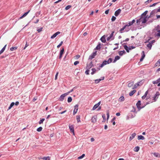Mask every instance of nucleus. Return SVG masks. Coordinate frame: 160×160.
Masks as SVG:
<instances>
[{
  "instance_id": "nucleus-1",
  "label": "nucleus",
  "mask_w": 160,
  "mask_h": 160,
  "mask_svg": "<svg viewBox=\"0 0 160 160\" xmlns=\"http://www.w3.org/2000/svg\"><path fill=\"white\" fill-rule=\"evenodd\" d=\"M149 16H147L145 17H141L138 20H137V23L140 25L141 24H143L146 22L149 18Z\"/></svg>"
},
{
  "instance_id": "nucleus-2",
  "label": "nucleus",
  "mask_w": 160,
  "mask_h": 160,
  "mask_svg": "<svg viewBox=\"0 0 160 160\" xmlns=\"http://www.w3.org/2000/svg\"><path fill=\"white\" fill-rule=\"evenodd\" d=\"M160 95L159 92H157L154 95V96H153L152 98V100L153 102H155L156 101L158 98L159 96Z\"/></svg>"
},
{
  "instance_id": "nucleus-3",
  "label": "nucleus",
  "mask_w": 160,
  "mask_h": 160,
  "mask_svg": "<svg viewBox=\"0 0 160 160\" xmlns=\"http://www.w3.org/2000/svg\"><path fill=\"white\" fill-rule=\"evenodd\" d=\"M114 31H112V33L107 38V40L108 41H109L110 40H113L114 38V36H113L114 33Z\"/></svg>"
},
{
  "instance_id": "nucleus-4",
  "label": "nucleus",
  "mask_w": 160,
  "mask_h": 160,
  "mask_svg": "<svg viewBox=\"0 0 160 160\" xmlns=\"http://www.w3.org/2000/svg\"><path fill=\"white\" fill-rule=\"evenodd\" d=\"M68 94V93H66L62 94L60 97L59 100L60 101H62L63 100L65 96Z\"/></svg>"
},
{
  "instance_id": "nucleus-5",
  "label": "nucleus",
  "mask_w": 160,
  "mask_h": 160,
  "mask_svg": "<svg viewBox=\"0 0 160 160\" xmlns=\"http://www.w3.org/2000/svg\"><path fill=\"white\" fill-rule=\"evenodd\" d=\"M97 51H95L92 53L89 57V59H92L94 58L97 55Z\"/></svg>"
},
{
  "instance_id": "nucleus-6",
  "label": "nucleus",
  "mask_w": 160,
  "mask_h": 160,
  "mask_svg": "<svg viewBox=\"0 0 160 160\" xmlns=\"http://www.w3.org/2000/svg\"><path fill=\"white\" fill-rule=\"evenodd\" d=\"M135 22V20L134 19H133L131 22H129L127 23L126 25L125 26L126 27H129L132 25Z\"/></svg>"
},
{
  "instance_id": "nucleus-7",
  "label": "nucleus",
  "mask_w": 160,
  "mask_h": 160,
  "mask_svg": "<svg viewBox=\"0 0 160 160\" xmlns=\"http://www.w3.org/2000/svg\"><path fill=\"white\" fill-rule=\"evenodd\" d=\"M78 109V104L76 105L74 107L73 114L74 115L77 112Z\"/></svg>"
},
{
  "instance_id": "nucleus-8",
  "label": "nucleus",
  "mask_w": 160,
  "mask_h": 160,
  "mask_svg": "<svg viewBox=\"0 0 160 160\" xmlns=\"http://www.w3.org/2000/svg\"><path fill=\"white\" fill-rule=\"evenodd\" d=\"M97 116H93L92 117V118L91 119L92 122H93V123H95L97 121Z\"/></svg>"
},
{
  "instance_id": "nucleus-9",
  "label": "nucleus",
  "mask_w": 160,
  "mask_h": 160,
  "mask_svg": "<svg viewBox=\"0 0 160 160\" xmlns=\"http://www.w3.org/2000/svg\"><path fill=\"white\" fill-rule=\"evenodd\" d=\"M156 30L158 32L157 34V36H160V26L158 25L156 28Z\"/></svg>"
},
{
  "instance_id": "nucleus-10",
  "label": "nucleus",
  "mask_w": 160,
  "mask_h": 160,
  "mask_svg": "<svg viewBox=\"0 0 160 160\" xmlns=\"http://www.w3.org/2000/svg\"><path fill=\"white\" fill-rule=\"evenodd\" d=\"M141 105V101H138L137 103H136V106H137V108L139 110L141 108H142V107H140Z\"/></svg>"
},
{
  "instance_id": "nucleus-11",
  "label": "nucleus",
  "mask_w": 160,
  "mask_h": 160,
  "mask_svg": "<svg viewBox=\"0 0 160 160\" xmlns=\"http://www.w3.org/2000/svg\"><path fill=\"white\" fill-rule=\"evenodd\" d=\"M101 102V101H100L98 103L95 104L93 107L92 110H95L97 108H98L99 106L100 105Z\"/></svg>"
},
{
  "instance_id": "nucleus-12",
  "label": "nucleus",
  "mask_w": 160,
  "mask_h": 160,
  "mask_svg": "<svg viewBox=\"0 0 160 160\" xmlns=\"http://www.w3.org/2000/svg\"><path fill=\"white\" fill-rule=\"evenodd\" d=\"M121 10L120 9H119L116 11L115 12L114 15L116 16H118V15L120 13Z\"/></svg>"
},
{
  "instance_id": "nucleus-13",
  "label": "nucleus",
  "mask_w": 160,
  "mask_h": 160,
  "mask_svg": "<svg viewBox=\"0 0 160 160\" xmlns=\"http://www.w3.org/2000/svg\"><path fill=\"white\" fill-rule=\"evenodd\" d=\"M108 64V63L107 62L106 60H105L103 61L102 63V64H101L99 66V67L100 68H102L103 67L104 65H106L107 64Z\"/></svg>"
},
{
  "instance_id": "nucleus-14",
  "label": "nucleus",
  "mask_w": 160,
  "mask_h": 160,
  "mask_svg": "<svg viewBox=\"0 0 160 160\" xmlns=\"http://www.w3.org/2000/svg\"><path fill=\"white\" fill-rule=\"evenodd\" d=\"M60 33V32H59L58 31V32H56L55 33H54L53 35H52L51 37V39H53V38H54L57 36V35H58Z\"/></svg>"
},
{
  "instance_id": "nucleus-15",
  "label": "nucleus",
  "mask_w": 160,
  "mask_h": 160,
  "mask_svg": "<svg viewBox=\"0 0 160 160\" xmlns=\"http://www.w3.org/2000/svg\"><path fill=\"white\" fill-rule=\"evenodd\" d=\"M64 49L63 48L60 51V52L59 56V58L60 59H61V58H62V54H63V52H64Z\"/></svg>"
},
{
  "instance_id": "nucleus-16",
  "label": "nucleus",
  "mask_w": 160,
  "mask_h": 160,
  "mask_svg": "<svg viewBox=\"0 0 160 160\" xmlns=\"http://www.w3.org/2000/svg\"><path fill=\"white\" fill-rule=\"evenodd\" d=\"M145 57V54L144 53V51H142V55L141 58L140 59V61L142 62L144 58Z\"/></svg>"
},
{
  "instance_id": "nucleus-17",
  "label": "nucleus",
  "mask_w": 160,
  "mask_h": 160,
  "mask_svg": "<svg viewBox=\"0 0 160 160\" xmlns=\"http://www.w3.org/2000/svg\"><path fill=\"white\" fill-rule=\"evenodd\" d=\"M106 36L105 35L103 36L101 38L100 40L103 43H105L106 42V40L105 39Z\"/></svg>"
},
{
  "instance_id": "nucleus-18",
  "label": "nucleus",
  "mask_w": 160,
  "mask_h": 160,
  "mask_svg": "<svg viewBox=\"0 0 160 160\" xmlns=\"http://www.w3.org/2000/svg\"><path fill=\"white\" fill-rule=\"evenodd\" d=\"M136 134L135 133H133L131 136L130 137L129 140L130 141L132 140L136 136Z\"/></svg>"
},
{
  "instance_id": "nucleus-19",
  "label": "nucleus",
  "mask_w": 160,
  "mask_h": 160,
  "mask_svg": "<svg viewBox=\"0 0 160 160\" xmlns=\"http://www.w3.org/2000/svg\"><path fill=\"white\" fill-rule=\"evenodd\" d=\"M29 11H28L25 13L22 16H21V17H20L19 18V19H21L23 18L26 17L28 13H29Z\"/></svg>"
},
{
  "instance_id": "nucleus-20",
  "label": "nucleus",
  "mask_w": 160,
  "mask_h": 160,
  "mask_svg": "<svg viewBox=\"0 0 160 160\" xmlns=\"http://www.w3.org/2000/svg\"><path fill=\"white\" fill-rule=\"evenodd\" d=\"M154 156L156 157L160 158V154L158 153L154 152L153 153Z\"/></svg>"
},
{
  "instance_id": "nucleus-21",
  "label": "nucleus",
  "mask_w": 160,
  "mask_h": 160,
  "mask_svg": "<svg viewBox=\"0 0 160 160\" xmlns=\"http://www.w3.org/2000/svg\"><path fill=\"white\" fill-rule=\"evenodd\" d=\"M120 57L119 56H116V57H115L114 59V61H113V63H115V62H116L117 60H118L119 59H120Z\"/></svg>"
},
{
  "instance_id": "nucleus-22",
  "label": "nucleus",
  "mask_w": 160,
  "mask_h": 160,
  "mask_svg": "<svg viewBox=\"0 0 160 160\" xmlns=\"http://www.w3.org/2000/svg\"><path fill=\"white\" fill-rule=\"evenodd\" d=\"M145 138L143 136H142L140 135H138V140H144V139Z\"/></svg>"
},
{
  "instance_id": "nucleus-23",
  "label": "nucleus",
  "mask_w": 160,
  "mask_h": 160,
  "mask_svg": "<svg viewBox=\"0 0 160 160\" xmlns=\"http://www.w3.org/2000/svg\"><path fill=\"white\" fill-rule=\"evenodd\" d=\"M69 128L71 132L74 133V129L73 127L72 126H69Z\"/></svg>"
},
{
  "instance_id": "nucleus-24",
  "label": "nucleus",
  "mask_w": 160,
  "mask_h": 160,
  "mask_svg": "<svg viewBox=\"0 0 160 160\" xmlns=\"http://www.w3.org/2000/svg\"><path fill=\"white\" fill-rule=\"evenodd\" d=\"M147 13L148 11H145L142 14L141 17H145L147 16H146V15L147 14Z\"/></svg>"
},
{
  "instance_id": "nucleus-25",
  "label": "nucleus",
  "mask_w": 160,
  "mask_h": 160,
  "mask_svg": "<svg viewBox=\"0 0 160 160\" xmlns=\"http://www.w3.org/2000/svg\"><path fill=\"white\" fill-rule=\"evenodd\" d=\"M125 53V52L124 50H123L122 51H120L118 52L119 55L121 56H122L123 54H124Z\"/></svg>"
},
{
  "instance_id": "nucleus-26",
  "label": "nucleus",
  "mask_w": 160,
  "mask_h": 160,
  "mask_svg": "<svg viewBox=\"0 0 160 160\" xmlns=\"http://www.w3.org/2000/svg\"><path fill=\"white\" fill-rule=\"evenodd\" d=\"M124 100V98L123 96H121L118 99V101L119 102L123 101Z\"/></svg>"
},
{
  "instance_id": "nucleus-27",
  "label": "nucleus",
  "mask_w": 160,
  "mask_h": 160,
  "mask_svg": "<svg viewBox=\"0 0 160 160\" xmlns=\"http://www.w3.org/2000/svg\"><path fill=\"white\" fill-rule=\"evenodd\" d=\"M136 90H133L130 92L129 93L130 96H131L136 92Z\"/></svg>"
},
{
  "instance_id": "nucleus-28",
  "label": "nucleus",
  "mask_w": 160,
  "mask_h": 160,
  "mask_svg": "<svg viewBox=\"0 0 160 160\" xmlns=\"http://www.w3.org/2000/svg\"><path fill=\"white\" fill-rule=\"evenodd\" d=\"M148 91H147L146 92H145V93L144 94V95L143 96H142V99H144L146 97V96L148 94Z\"/></svg>"
},
{
  "instance_id": "nucleus-29",
  "label": "nucleus",
  "mask_w": 160,
  "mask_h": 160,
  "mask_svg": "<svg viewBox=\"0 0 160 160\" xmlns=\"http://www.w3.org/2000/svg\"><path fill=\"white\" fill-rule=\"evenodd\" d=\"M123 47H124V49L126 50L127 52H129V48L126 45H124Z\"/></svg>"
},
{
  "instance_id": "nucleus-30",
  "label": "nucleus",
  "mask_w": 160,
  "mask_h": 160,
  "mask_svg": "<svg viewBox=\"0 0 160 160\" xmlns=\"http://www.w3.org/2000/svg\"><path fill=\"white\" fill-rule=\"evenodd\" d=\"M139 149H140V148L139 147H138V146L134 148V150L135 152H138L139 150Z\"/></svg>"
},
{
  "instance_id": "nucleus-31",
  "label": "nucleus",
  "mask_w": 160,
  "mask_h": 160,
  "mask_svg": "<svg viewBox=\"0 0 160 160\" xmlns=\"http://www.w3.org/2000/svg\"><path fill=\"white\" fill-rule=\"evenodd\" d=\"M139 82H138L137 83H136L134 86L132 88V89H134L135 88H137V87L139 86Z\"/></svg>"
},
{
  "instance_id": "nucleus-32",
  "label": "nucleus",
  "mask_w": 160,
  "mask_h": 160,
  "mask_svg": "<svg viewBox=\"0 0 160 160\" xmlns=\"http://www.w3.org/2000/svg\"><path fill=\"white\" fill-rule=\"evenodd\" d=\"M42 159L45 160H50V158L48 156L43 157L42 158Z\"/></svg>"
},
{
  "instance_id": "nucleus-33",
  "label": "nucleus",
  "mask_w": 160,
  "mask_h": 160,
  "mask_svg": "<svg viewBox=\"0 0 160 160\" xmlns=\"http://www.w3.org/2000/svg\"><path fill=\"white\" fill-rule=\"evenodd\" d=\"M92 62H91L87 66V67L88 68H91L92 66Z\"/></svg>"
},
{
  "instance_id": "nucleus-34",
  "label": "nucleus",
  "mask_w": 160,
  "mask_h": 160,
  "mask_svg": "<svg viewBox=\"0 0 160 160\" xmlns=\"http://www.w3.org/2000/svg\"><path fill=\"white\" fill-rule=\"evenodd\" d=\"M155 66L156 67L159 66H160V59H159V60H158V61L155 64Z\"/></svg>"
},
{
  "instance_id": "nucleus-35",
  "label": "nucleus",
  "mask_w": 160,
  "mask_h": 160,
  "mask_svg": "<svg viewBox=\"0 0 160 160\" xmlns=\"http://www.w3.org/2000/svg\"><path fill=\"white\" fill-rule=\"evenodd\" d=\"M134 84L133 82H131L128 83V86L129 87H131Z\"/></svg>"
},
{
  "instance_id": "nucleus-36",
  "label": "nucleus",
  "mask_w": 160,
  "mask_h": 160,
  "mask_svg": "<svg viewBox=\"0 0 160 160\" xmlns=\"http://www.w3.org/2000/svg\"><path fill=\"white\" fill-rule=\"evenodd\" d=\"M15 104V103L14 102H12L10 104L9 107H8V109H10Z\"/></svg>"
},
{
  "instance_id": "nucleus-37",
  "label": "nucleus",
  "mask_w": 160,
  "mask_h": 160,
  "mask_svg": "<svg viewBox=\"0 0 160 160\" xmlns=\"http://www.w3.org/2000/svg\"><path fill=\"white\" fill-rule=\"evenodd\" d=\"M152 46V45L150 42L147 45V46L148 48L150 49H151Z\"/></svg>"
},
{
  "instance_id": "nucleus-38",
  "label": "nucleus",
  "mask_w": 160,
  "mask_h": 160,
  "mask_svg": "<svg viewBox=\"0 0 160 160\" xmlns=\"http://www.w3.org/2000/svg\"><path fill=\"white\" fill-rule=\"evenodd\" d=\"M17 48V47H12L10 48V50L11 51H13L14 50H16Z\"/></svg>"
},
{
  "instance_id": "nucleus-39",
  "label": "nucleus",
  "mask_w": 160,
  "mask_h": 160,
  "mask_svg": "<svg viewBox=\"0 0 160 160\" xmlns=\"http://www.w3.org/2000/svg\"><path fill=\"white\" fill-rule=\"evenodd\" d=\"M92 72L91 73V74L92 75L93 74L96 72V69L94 68H93L92 69Z\"/></svg>"
},
{
  "instance_id": "nucleus-40",
  "label": "nucleus",
  "mask_w": 160,
  "mask_h": 160,
  "mask_svg": "<svg viewBox=\"0 0 160 160\" xmlns=\"http://www.w3.org/2000/svg\"><path fill=\"white\" fill-rule=\"evenodd\" d=\"M7 46V45H5L4 47L2 48L0 50V51L1 52H2V53H3L4 51L5 48H6Z\"/></svg>"
},
{
  "instance_id": "nucleus-41",
  "label": "nucleus",
  "mask_w": 160,
  "mask_h": 160,
  "mask_svg": "<svg viewBox=\"0 0 160 160\" xmlns=\"http://www.w3.org/2000/svg\"><path fill=\"white\" fill-rule=\"evenodd\" d=\"M100 44H99L95 48V49L99 50L100 49Z\"/></svg>"
},
{
  "instance_id": "nucleus-42",
  "label": "nucleus",
  "mask_w": 160,
  "mask_h": 160,
  "mask_svg": "<svg viewBox=\"0 0 160 160\" xmlns=\"http://www.w3.org/2000/svg\"><path fill=\"white\" fill-rule=\"evenodd\" d=\"M126 28V27H125V26H124V27L122 28H121L120 30V33H122V31L124 30Z\"/></svg>"
},
{
  "instance_id": "nucleus-43",
  "label": "nucleus",
  "mask_w": 160,
  "mask_h": 160,
  "mask_svg": "<svg viewBox=\"0 0 160 160\" xmlns=\"http://www.w3.org/2000/svg\"><path fill=\"white\" fill-rule=\"evenodd\" d=\"M112 61V59L111 58H109L108 61H107V62L108 63V64L110 63Z\"/></svg>"
},
{
  "instance_id": "nucleus-44",
  "label": "nucleus",
  "mask_w": 160,
  "mask_h": 160,
  "mask_svg": "<svg viewBox=\"0 0 160 160\" xmlns=\"http://www.w3.org/2000/svg\"><path fill=\"white\" fill-rule=\"evenodd\" d=\"M77 121L78 122H80V116H77Z\"/></svg>"
},
{
  "instance_id": "nucleus-45",
  "label": "nucleus",
  "mask_w": 160,
  "mask_h": 160,
  "mask_svg": "<svg viewBox=\"0 0 160 160\" xmlns=\"http://www.w3.org/2000/svg\"><path fill=\"white\" fill-rule=\"evenodd\" d=\"M72 98L71 97H69L68 98V102H72Z\"/></svg>"
},
{
  "instance_id": "nucleus-46",
  "label": "nucleus",
  "mask_w": 160,
  "mask_h": 160,
  "mask_svg": "<svg viewBox=\"0 0 160 160\" xmlns=\"http://www.w3.org/2000/svg\"><path fill=\"white\" fill-rule=\"evenodd\" d=\"M42 127H40L37 129V131L38 132H40L42 130Z\"/></svg>"
},
{
  "instance_id": "nucleus-47",
  "label": "nucleus",
  "mask_w": 160,
  "mask_h": 160,
  "mask_svg": "<svg viewBox=\"0 0 160 160\" xmlns=\"http://www.w3.org/2000/svg\"><path fill=\"white\" fill-rule=\"evenodd\" d=\"M45 120L44 118H42L41 119L39 122V124H41L43 123V122Z\"/></svg>"
},
{
  "instance_id": "nucleus-48",
  "label": "nucleus",
  "mask_w": 160,
  "mask_h": 160,
  "mask_svg": "<svg viewBox=\"0 0 160 160\" xmlns=\"http://www.w3.org/2000/svg\"><path fill=\"white\" fill-rule=\"evenodd\" d=\"M85 156V154H82L81 156L78 157V159H81L83 158Z\"/></svg>"
},
{
  "instance_id": "nucleus-49",
  "label": "nucleus",
  "mask_w": 160,
  "mask_h": 160,
  "mask_svg": "<svg viewBox=\"0 0 160 160\" xmlns=\"http://www.w3.org/2000/svg\"><path fill=\"white\" fill-rule=\"evenodd\" d=\"M71 7V5H69L67 6L66 7L65 9L66 10H68Z\"/></svg>"
},
{
  "instance_id": "nucleus-50",
  "label": "nucleus",
  "mask_w": 160,
  "mask_h": 160,
  "mask_svg": "<svg viewBox=\"0 0 160 160\" xmlns=\"http://www.w3.org/2000/svg\"><path fill=\"white\" fill-rule=\"evenodd\" d=\"M101 81V80L100 79H98L95 80V83H98Z\"/></svg>"
},
{
  "instance_id": "nucleus-51",
  "label": "nucleus",
  "mask_w": 160,
  "mask_h": 160,
  "mask_svg": "<svg viewBox=\"0 0 160 160\" xmlns=\"http://www.w3.org/2000/svg\"><path fill=\"white\" fill-rule=\"evenodd\" d=\"M116 18L115 17L113 16L111 20L112 22H113L116 20Z\"/></svg>"
},
{
  "instance_id": "nucleus-52",
  "label": "nucleus",
  "mask_w": 160,
  "mask_h": 160,
  "mask_svg": "<svg viewBox=\"0 0 160 160\" xmlns=\"http://www.w3.org/2000/svg\"><path fill=\"white\" fill-rule=\"evenodd\" d=\"M62 43H63V42L61 41L60 42V43H59V44L57 46V48H59L62 45Z\"/></svg>"
},
{
  "instance_id": "nucleus-53",
  "label": "nucleus",
  "mask_w": 160,
  "mask_h": 160,
  "mask_svg": "<svg viewBox=\"0 0 160 160\" xmlns=\"http://www.w3.org/2000/svg\"><path fill=\"white\" fill-rule=\"evenodd\" d=\"M42 28H38L37 29V31L38 32H40L42 31Z\"/></svg>"
},
{
  "instance_id": "nucleus-54",
  "label": "nucleus",
  "mask_w": 160,
  "mask_h": 160,
  "mask_svg": "<svg viewBox=\"0 0 160 160\" xmlns=\"http://www.w3.org/2000/svg\"><path fill=\"white\" fill-rule=\"evenodd\" d=\"M79 63V62L78 61H76L74 63V64L75 65H76L78 64Z\"/></svg>"
},
{
  "instance_id": "nucleus-55",
  "label": "nucleus",
  "mask_w": 160,
  "mask_h": 160,
  "mask_svg": "<svg viewBox=\"0 0 160 160\" xmlns=\"http://www.w3.org/2000/svg\"><path fill=\"white\" fill-rule=\"evenodd\" d=\"M135 48V47L132 46H130L129 47V50H131L132 49H134Z\"/></svg>"
},
{
  "instance_id": "nucleus-56",
  "label": "nucleus",
  "mask_w": 160,
  "mask_h": 160,
  "mask_svg": "<svg viewBox=\"0 0 160 160\" xmlns=\"http://www.w3.org/2000/svg\"><path fill=\"white\" fill-rule=\"evenodd\" d=\"M58 72L56 73V75H55V80H56L57 79V77L58 75Z\"/></svg>"
},
{
  "instance_id": "nucleus-57",
  "label": "nucleus",
  "mask_w": 160,
  "mask_h": 160,
  "mask_svg": "<svg viewBox=\"0 0 160 160\" xmlns=\"http://www.w3.org/2000/svg\"><path fill=\"white\" fill-rule=\"evenodd\" d=\"M85 74L87 75H88L89 74V70H87L85 71Z\"/></svg>"
},
{
  "instance_id": "nucleus-58",
  "label": "nucleus",
  "mask_w": 160,
  "mask_h": 160,
  "mask_svg": "<svg viewBox=\"0 0 160 160\" xmlns=\"http://www.w3.org/2000/svg\"><path fill=\"white\" fill-rule=\"evenodd\" d=\"M102 117L103 119V120L105 121V118H106V116L105 114H104L102 115Z\"/></svg>"
},
{
  "instance_id": "nucleus-59",
  "label": "nucleus",
  "mask_w": 160,
  "mask_h": 160,
  "mask_svg": "<svg viewBox=\"0 0 160 160\" xmlns=\"http://www.w3.org/2000/svg\"><path fill=\"white\" fill-rule=\"evenodd\" d=\"M152 83L153 84H157L158 83V82L157 80L155 81H153L152 82Z\"/></svg>"
},
{
  "instance_id": "nucleus-60",
  "label": "nucleus",
  "mask_w": 160,
  "mask_h": 160,
  "mask_svg": "<svg viewBox=\"0 0 160 160\" xmlns=\"http://www.w3.org/2000/svg\"><path fill=\"white\" fill-rule=\"evenodd\" d=\"M80 57V56L79 55H77L75 56V58L76 59H78Z\"/></svg>"
},
{
  "instance_id": "nucleus-61",
  "label": "nucleus",
  "mask_w": 160,
  "mask_h": 160,
  "mask_svg": "<svg viewBox=\"0 0 160 160\" xmlns=\"http://www.w3.org/2000/svg\"><path fill=\"white\" fill-rule=\"evenodd\" d=\"M158 2L155 3H153L152 5H151L150 7H153L155 6Z\"/></svg>"
},
{
  "instance_id": "nucleus-62",
  "label": "nucleus",
  "mask_w": 160,
  "mask_h": 160,
  "mask_svg": "<svg viewBox=\"0 0 160 160\" xmlns=\"http://www.w3.org/2000/svg\"><path fill=\"white\" fill-rule=\"evenodd\" d=\"M152 0H148L145 2L146 3H149L152 1Z\"/></svg>"
},
{
  "instance_id": "nucleus-63",
  "label": "nucleus",
  "mask_w": 160,
  "mask_h": 160,
  "mask_svg": "<svg viewBox=\"0 0 160 160\" xmlns=\"http://www.w3.org/2000/svg\"><path fill=\"white\" fill-rule=\"evenodd\" d=\"M109 9H108L107 10H106L105 12V13L106 14H107L108 13V12H109Z\"/></svg>"
},
{
  "instance_id": "nucleus-64",
  "label": "nucleus",
  "mask_w": 160,
  "mask_h": 160,
  "mask_svg": "<svg viewBox=\"0 0 160 160\" xmlns=\"http://www.w3.org/2000/svg\"><path fill=\"white\" fill-rule=\"evenodd\" d=\"M155 42V40H152V41H151L150 42L152 44H152L154 43Z\"/></svg>"
}]
</instances>
